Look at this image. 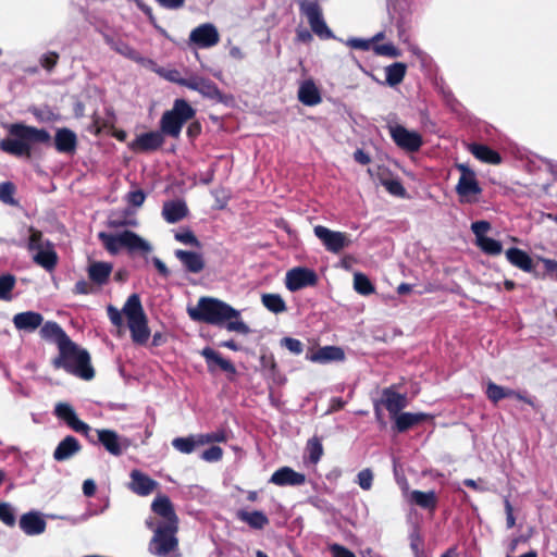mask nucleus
<instances>
[{
    "instance_id": "4468645a",
    "label": "nucleus",
    "mask_w": 557,
    "mask_h": 557,
    "mask_svg": "<svg viewBox=\"0 0 557 557\" xmlns=\"http://www.w3.org/2000/svg\"><path fill=\"white\" fill-rule=\"evenodd\" d=\"M187 88L196 90L203 97L222 102L224 100L222 92L219 90L216 85L205 77L190 75L188 77Z\"/></svg>"
},
{
    "instance_id": "423d86ee",
    "label": "nucleus",
    "mask_w": 557,
    "mask_h": 557,
    "mask_svg": "<svg viewBox=\"0 0 557 557\" xmlns=\"http://www.w3.org/2000/svg\"><path fill=\"white\" fill-rule=\"evenodd\" d=\"M195 110L184 99H176L173 109L163 113L161 129L164 134L178 137L184 123L193 119Z\"/></svg>"
},
{
    "instance_id": "37998d69",
    "label": "nucleus",
    "mask_w": 557,
    "mask_h": 557,
    "mask_svg": "<svg viewBox=\"0 0 557 557\" xmlns=\"http://www.w3.org/2000/svg\"><path fill=\"white\" fill-rule=\"evenodd\" d=\"M15 277L11 274L0 276V299L9 301L12 299V290L15 286Z\"/></svg>"
},
{
    "instance_id": "338daca9",
    "label": "nucleus",
    "mask_w": 557,
    "mask_h": 557,
    "mask_svg": "<svg viewBox=\"0 0 557 557\" xmlns=\"http://www.w3.org/2000/svg\"><path fill=\"white\" fill-rule=\"evenodd\" d=\"M123 314H124L123 310L120 311V310H117L116 308H114L112 306L108 307V315H109L111 322L114 325L121 326L123 324V319H122Z\"/></svg>"
},
{
    "instance_id": "f8f14e48",
    "label": "nucleus",
    "mask_w": 557,
    "mask_h": 557,
    "mask_svg": "<svg viewBox=\"0 0 557 557\" xmlns=\"http://www.w3.org/2000/svg\"><path fill=\"white\" fill-rule=\"evenodd\" d=\"M389 134L398 147L407 151H417L422 145V137L418 132L409 131L401 125H389Z\"/></svg>"
},
{
    "instance_id": "ea45409f",
    "label": "nucleus",
    "mask_w": 557,
    "mask_h": 557,
    "mask_svg": "<svg viewBox=\"0 0 557 557\" xmlns=\"http://www.w3.org/2000/svg\"><path fill=\"white\" fill-rule=\"evenodd\" d=\"M470 151L475 156V158L483 162L492 164H498L500 162L499 154L484 145L473 144L470 146Z\"/></svg>"
},
{
    "instance_id": "f257e3e1",
    "label": "nucleus",
    "mask_w": 557,
    "mask_h": 557,
    "mask_svg": "<svg viewBox=\"0 0 557 557\" xmlns=\"http://www.w3.org/2000/svg\"><path fill=\"white\" fill-rule=\"evenodd\" d=\"M187 311L194 321L216 325L226 323V329L231 332L250 333L249 326L240 319V312L219 299L201 297L197 306L189 307Z\"/></svg>"
},
{
    "instance_id": "4c0bfd02",
    "label": "nucleus",
    "mask_w": 557,
    "mask_h": 557,
    "mask_svg": "<svg viewBox=\"0 0 557 557\" xmlns=\"http://www.w3.org/2000/svg\"><path fill=\"white\" fill-rule=\"evenodd\" d=\"M173 447L182 454H191L196 448L202 446L200 435L176 437L172 441Z\"/></svg>"
},
{
    "instance_id": "0eeeda50",
    "label": "nucleus",
    "mask_w": 557,
    "mask_h": 557,
    "mask_svg": "<svg viewBox=\"0 0 557 557\" xmlns=\"http://www.w3.org/2000/svg\"><path fill=\"white\" fill-rule=\"evenodd\" d=\"M147 525L153 530V535L149 542V552L156 556H166L180 552L177 531L171 527H156L151 520H147Z\"/></svg>"
},
{
    "instance_id": "09e8293b",
    "label": "nucleus",
    "mask_w": 557,
    "mask_h": 557,
    "mask_svg": "<svg viewBox=\"0 0 557 557\" xmlns=\"http://www.w3.org/2000/svg\"><path fill=\"white\" fill-rule=\"evenodd\" d=\"M476 243L482 250L490 255H499L502 252V244L493 238H481V240Z\"/></svg>"
},
{
    "instance_id": "774afa93",
    "label": "nucleus",
    "mask_w": 557,
    "mask_h": 557,
    "mask_svg": "<svg viewBox=\"0 0 557 557\" xmlns=\"http://www.w3.org/2000/svg\"><path fill=\"white\" fill-rule=\"evenodd\" d=\"M330 550L333 557H356L354 553L338 544L331 545Z\"/></svg>"
},
{
    "instance_id": "393cba45",
    "label": "nucleus",
    "mask_w": 557,
    "mask_h": 557,
    "mask_svg": "<svg viewBox=\"0 0 557 557\" xmlns=\"http://www.w3.org/2000/svg\"><path fill=\"white\" fill-rule=\"evenodd\" d=\"M42 315L34 311L17 313L13 318V323L17 330L32 332L42 323Z\"/></svg>"
},
{
    "instance_id": "2eb2a0df",
    "label": "nucleus",
    "mask_w": 557,
    "mask_h": 557,
    "mask_svg": "<svg viewBox=\"0 0 557 557\" xmlns=\"http://www.w3.org/2000/svg\"><path fill=\"white\" fill-rule=\"evenodd\" d=\"M189 39L200 47L208 48L215 46L220 40V36L218 29L212 24H203L190 33Z\"/></svg>"
},
{
    "instance_id": "3c124183",
    "label": "nucleus",
    "mask_w": 557,
    "mask_h": 557,
    "mask_svg": "<svg viewBox=\"0 0 557 557\" xmlns=\"http://www.w3.org/2000/svg\"><path fill=\"white\" fill-rule=\"evenodd\" d=\"M46 243H49L48 240H44L42 233L34 227H29V242H28V249L29 250H36L38 248L46 247Z\"/></svg>"
},
{
    "instance_id": "c03bdc74",
    "label": "nucleus",
    "mask_w": 557,
    "mask_h": 557,
    "mask_svg": "<svg viewBox=\"0 0 557 557\" xmlns=\"http://www.w3.org/2000/svg\"><path fill=\"white\" fill-rule=\"evenodd\" d=\"M112 48L119 52L120 54L134 60L139 63H144L147 60L143 58L136 50H134L132 47H129L127 44L124 42H114L112 45Z\"/></svg>"
},
{
    "instance_id": "a878e982",
    "label": "nucleus",
    "mask_w": 557,
    "mask_h": 557,
    "mask_svg": "<svg viewBox=\"0 0 557 557\" xmlns=\"http://www.w3.org/2000/svg\"><path fill=\"white\" fill-rule=\"evenodd\" d=\"M201 354L206 358L210 371L220 369L230 374L235 373V367L213 349L205 348Z\"/></svg>"
},
{
    "instance_id": "4d7b16f0",
    "label": "nucleus",
    "mask_w": 557,
    "mask_h": 557,
    "mask_svg": "<svg viewBox=\"0 0 557 557\" xmlns=\"http://www.w3.org/2000/svg\"><path fill=\"white\" fill-rule=\"evenodd\" d=\"M491 228V225L486 221H476L472 223L471 230L476 236V242L481 240V238H485V233Z\"/></svg>"
},
{
    "instance_id": "9b49d317",
    "label": "nucleus",
    "mask_w": 557,
    "mask_h": 557,
    "mask_svg": "<svg viewBox=\"0 0 557 557\" xmlns=\"http://www.w3.org/2000/svg\"><path fill=\"white\" fill-rule=\"evenodd\" d=\"M300 11L308 18L310 27L314 34L320 37L331 36V30L323 20L322 10L317 1H302L300 3Z\"/></svg>"
},
{
    "instance_id": "2f4dec72",
    "label": "nucleus",
    "mask_w": 557,
    "mask_h": 557,
    "mask_svg": "<svg viewBox=\"0 0 557 557\" xmlns=\"http://www.w3.org/2000/svg\"><path fill=\"white\" fill-rule=\"evenodd\" d=\"M40 334L45 339L54 342L58 345V348L70 339L63 330L54 322H47L41 327Z\"/></svg>"
},
{
    "instance_id": "de8ad7c7",
    "label": "nucleus",
    "mask_w": 557,
    "mask_h": 557,
    "mask_svg": "<svg viewBox=\"0 0 557 557\" xmlns=\"http://www.w3.org/2000/svg\"><path fill=\"white\" fill-rule=\"evenodd\" d=\"M307 450L309 453V458L313 463H317L323 455L322 444L317 437H313L308 442Z\"/></svg>"
},
{
    "instance_id": "58836bf2",
    "label": "nucleus",
    "mask_w": 557,
    "mask_h": 557,
    "mask_svg": "<svg viewBox=\"0 0 557 557\" xmlns=\"http://www.w3.org/2000/svg\"><path fill=\"white\" fill-rule=\"evenodd\" d=\"M237 517L248 523L253 529H263L268 523L269 519L261 511H246L240 510L237 512Z\"/></svg>"
},
{
    "instance_id": "ddd939ff",
    "label": "nucleus",
    "mask_w": 557,
    "mask_h": 557,
    "mask_svg": "<svg viewBox=\"0 0 557 557\" xmlns=\"http://www.w3.org/2000/svg\"><path fill=\"white\" fill-rule=\"evenodd\" d=\"M318 281L314 271L307 268H295L286 274V287L292 290H298L306 286H313Z\"/></svg>"
},
{
    "instance_id": "f03ea898",
    "label": "nucleus",
    "mask_w": 557,
    "mask_h": 557,
    "mask_svg": "<svg viewBox=\"0 0 557 557\" xmlns=\"http://www.w3.org/2000/svg\"><path fill=\"white\" fill-rule=\"evenodd\" d=\"M8 132L9 137L0 141V149L16 157H30L34 145L50 141V135L46 129L27 126L23 123L10 124Z\"/></svg>"
},
{
    "instance_id": "0e129e2a",
    "label": "nucleus",
    "mask_w": 557,
    "mask_h": 557,
    "mask_svg": "<svg viewBox=\"0 0 557 557\" xmlns=\"http://www.w3.org/2000/svg\"><path fill=\"white\" fill-rule=\"evenodd\" d=\"M347 45L354 49H360V50H369L373 47V46H371L370 39H360V38H351L347 41Z\"/></svg>"
},
{
    "instance_id": "20e7f679",
    "label": "nucleus",
    "mask_w": 557,
    "mask_h": 557,
    "mask_svg": "<svg viewBox=\"0 0 557 557\" xmlns=\"http://www.w3.org/2000/svg\"><path fill=\"white\" fill-rule=\"evenodd\" d=\"M98 237L111 255L119 253L123 248L127 249L129 252L143 253L150 252L152 249L147 240L131 231L116 234L101 232Z\"/></svg>"
},
{
    "instance_id": "b1692460",
    "label": "nucleus",
    "mask_w": 557,
    "mask_h": 557,
    "mask_svg": "<svg viewBox=\"0 0 557 557\" xmlns=\"http://www.w3.org/2000/svg\"><path fill=\"white\" fill-rule=\"evenodd\" d=\"M307 358L312 362L326 363L331 361H341L344 360L345 354L344 350L336 346H325L318 349Z\"/></svg>"
},
{
    "instance_id": "39448f33",
    "label": "nucleus",
    "mask_w": 557,
    "mask_h": 557,
    "mask_svg": "<svg viewBox=\"0 0 557 557\" xmlns=\"http://www.w3.org/2000/svg\"><path fill=\"white\" fill-rule=\"evenodd\" d=\"M123 313L127 319L133 341L136 344H145L150 336V331L138 295L133 294L128 297L123 307Z\"/></svg>"
},
{
    "instance_id": "603ef678",
    "label": "nucleus",
    "mask_w": 557,
    "mask_h": 557,
    "mask_svg": "<svg viewBox=\"0 0 557 557\" xmlns=\"http://www.w3.org/2000/svg\"><path fill=\"white\" fill-rule=\"evenodd\" d=\"M372 49L379 55H386L392 58H397L400 55V51L391 42L383 45H374Z\"/></svg>"
},
{
    "instance_id": "4be33fe9",
    "label": "nucleus",
    "mask_w": 557,
    "mask_h": 557,
    "mask_svg": "<svg viewBox=\"0 0 557 557\" xmlns=\"http://www.w3.org/2000/svg\"><path fill=\"white\" fill-rule=\"evenodd\" d=\"M131 490L138 495H148L157 486V482L150 479L138 470H133L131 473Z\"/></svg>"
},
{
    "instance_id": "f704fd0d",
    "label": "nucleus",
    "mask_w": 557,
    "mask_h": 557,
    "mask_svg": "<svg viewBox=\"0 0 557 557\" xmlns=\"http://www.w3.org/2000/svg\"><path fill=\"white\" fill-rule=\"evenodd\" d=\"M55 147L61 152H73L76 147V135L67 129H59L55 134Z\"/></svg>"
},
{
    "instance_id": "13d9d810",
    "label": "nucleus",
    "mask_w": 557,
    "mask_h": 557,
    "mask_svg": "<svg viewBox=\"0 0 557 557\" xmlns=\"http://www.w3.org/2000/svg\"><path fill=\"white\" fill-rule=\"evenodd\" d=\"M199 435H200L202 446L210 444V443H214V442H225L226 441V435L223 431L212 432V433H208V434H199Z\"/></svg>"
},
{
    "instance_id": "864d4df0",
    "label": "nucleus",
    "mask_w": 557,
    "mask_h": 557,
    "mask_svg": "<svg viewBox=\"0 0 557 557\" xmlns=\"http://www.w3.org/2000/svg\"><path fill=\"white\" fill-rule=\"evenodd\" d=\"M15 187L12 183L5 182L0 184V200L8 205H14L13 199Z\"/></svg>"
},
{
    "instance_id": "49530a36",
    "label": "nucleus",
    "mask_w": 557,
    "mask_h": 557,
    "mask_svg": "<svg viewBox=\"0 0 557 557\" xmlns=\"http://www.w3.org/2000/svg\"><path fill=\"white\" fill-rule=\"evenodd\" d=\"M156 72L169 82L176 83V84H178L181 86H185V87L187 86L188 77L187 78L182 77L181 73L175 69H171V70L157 69Z\"/></svg>"
},
{
    "instance_id": "6ab92c4d",
    "label": "nucleus",
    "mask_w": 557,
    "mask_h": 557,
    "mask_svg": "<svg viewBox=\"0 0 557 557\" xmlns=\"http://www.w3.org/2000/svg\"><path fill=\"white\" fill-rule=\"evenodd\" d=\"M175 257L182 262L185 270L190 273H199L206 267L205 259L199 252L178 249L175 251Z\"/></svg>"
},
{
    "instance_id": "6e6d98bb",
    "label": "nucleus",
    "mask_w": 557,
    "mask_h": 557,
    "mask_svg": "<svg viewBox=\"0 0 557 557\" xmlns=\"http://www.w3.org/2000/svg\"><path fill=\"white\" fill-rule=\"evenodd\" d=\"M357 479L359 486L364 491H369L372 486L373 472L370 469H363L358 473Z\"/></svg>"
},
{
    "instance_id": "1a4fd4ad",
    "label": "nucleus",
    "mask_w": 557,
    "mask_h": 557,
    "mask_svg": "<svg viewBox=\"0 0 557 557\" xmlns=\"http://www.w3.org/2000/svg\"><path fill=\"white\" fill-rule=\"evenodd\" d=\"M457 169L461 175L456 186V191L460 196L461 201L471 202L475 196L481 194V187L475 177V173L466 164H457Z\"/></svg>"
},
{
    "instance_id": "680f3d73",
    "label": "nucleus",
    "mask_w": 557,
    "mask_h": 557,
    "mask_svg": "<svg viewBox=\"0 0 557 557\" xmlns=\"http://www.w3.org/2000/svg\"><path fill=\"white\" fill-rule=\"evenodd\" d=\"M146 199V195L141 189H135L127 194V201L128 203L140 207Z\"/></svg>"
},
{
    "instance_id": "a211bd4d",
    "label": "nucleus",
    "mask_w": 557,
    "mask_h": 557,
    "mask_svg": "<svg viewBox=\"0 0 557 557\" xmlns=\"http://www.w3.org/2000/svg\"><path fill=\"white\" fill-rule=\"evenodd\" d=\"M305 481H306L305 474L296 472L289 467H283V468L278 469L277 471H275L272 474V476L270 479L271 483L278 485V486L301 485Z\"/></svg>"
},
{
    "instance_id": "7c9ffc66",
    "label": "nucleus",
    "mask_w": 557,
    "mask_h": 557,
    "mask_svg": "<svg viewBox=\"0 0 557 557\" xmlns=\"http://www.w3.org/2000/svg\"><path fill=\"white\" fill-rule=\"evenodd\" d=\"M298 99L306 106H315L321 102L320 92L312 81H306L300 85Z\"/></svg>"
},
{
    "instance_id": "6e6552de",
    "label": "nucleus",
    "mask_w": 557,
    "mask_h": 557,
    "mask_svg": "<svg viewBox=\"0 0 557 557\" xmlns=\"http://www.w3.org/2000/svg\"><path fill=\"white\" fill-rule=\"evenodd\" d=\"M313 233L321 240L325 249L332 253H339L352 243L348 234L333 231L322 225L314 226Z\"/></svg>"
},
{
    "instance_id": "dca6fc26",
    "label": "nucleus",
    "mask_w": 557,
    "mask_h": 557,
    "mask_svg": "<svg viewBox=\"0 0 557 557\" xmlns=\"http://www.w3.org/2000/svg\"><path fill=\"white\" fill-rule=\"evenodd\" d=\"M55 414L63 419L74 431L86 434L90 428L81 421L74 409L66 403H59L54 409Z\"/></svg>"
},
{
    "instance_id": "8fccbe9b",
    "label": "nucleus",
    "mask_w": 557,
    "mask_h": 557,
    "mask_svg": "<svg viewBox=\"0 0 557 557\" xmlns=\"http://www.w3.org/2000/svg\"><path fill=\"white\" fill-rule=\"evenodd\" d=\"M175 239L182 244L193 247H200L201 244L190 230H183L175 233Z\"/></svg>"
},
{
    "instance_id": "5701e85b",
    "label": "nucleus",
    "mask_w": 557,
    "mask_h": 557,
    "mask_svg": "<svg viewBox=\"0 0 557 557\" xmlns=\"http://www.w3.org/2000/svg\"><path fill=\"white\" fill-rule=\"evenodd\" d=\"M405 497L410 504L417 505L424 509H433L436 506V495L434 491H405Z\"/></svg>"
},
{
    "instance_id": "69168bd1",
    "label": "nucleus",
    "mask_w": 557,
    "mask_h": 557,
    "mask_svg": "<svg viewBox=\"0 0 557 557\" xmlns=\"http://www.w3.org/2000/svg\"><path fill=\"white\" fill-rule=\"evenodd\" d=\"M410 546H411L412 550L414 552L416 556H419L421 553V547H422V537L417 530H414L410 534Z\"/></svg>"
},
{
    "instance_id": "c85d7f7f",
    "label": "nucleus",
    "mask_w": 557,
    "mask_h": 557,
    "mask_svg": "<svg viewBox=\"0 0 557 557\" xmlns=\"http://www.w3.org/2000/svg\"><path fill=\"white\" fill-rule=\"evenodd\" d=\"M35 251L36 253L33 259L37 264L48 271H51L55 267L58 256L51 243H46V247H42L41 249L38 248Z\"/></svg>"
},
{
    "instance_id": "f3484780",
    "label": "nucleus",
    "mask_w": 557,
    "mask_h": 557,
    "mask_svg": "<svg viewBox=\"0 0 557 557\" xmlns=\"http://www.w3.org/2000/svg\"><path fill=\"white\" fill-rule=\"evenodd\" d=\"M98 440L106 449L114 456L121 455L123 450L128 447L127 441L122 440L114 431L111 430H99Z\"/></svg>"
},
{
    "instance_id": "7ed1b4c3",
    "label": "nucleus",
    "mask_w": 557,
    "mask_h": 557,
    "mask_svg": "<svg viewBox=\"0 0 557 557\" xmlns=\"http://www.w3.org/2000/svg\"><path fill=\"white\" fill-rule=\"evenodd\" d=\"M53 366L63 368L84 380H90L95 375L89 354L71 339L59 348V356L53 360Z\"/></svg>"
},
{
    "instance_id": "473e14b6",
    "label": "nucleus",
    "mask_w": 557,
    "mask_h": 557,
    "mask_svg": "<svg viewBox=\"0 0 557 557\" xmlns=\"http://www.w3.org/2000/svg\"><path fill=\"white\" fill-rule=\"evenodd\" d=\"M162 214L170 223L181 221L187 214V207L182 201H171L163 206Z\"/></svg>"
},
{
    "instance_id": "412c9836",
    "label": "nucleus",
    "mask_w": 557,
    "mask_h": 557,
    "mask_svg": "<svg viewBox=\"0 0 557 557\" xmlns=\"http://www.w3.org/2000/svg\"><path fill=\"white\" fill-rule=\"evenodd\" d=\"M163 136L158 132H150L138 136L129 147L135 151L156 150L163 144Z\"/></svg>"
},
{
    "instance_id": "cd10ccee",
    "label": "nucleus",
    "mask_w": 557,
    "mask_h": 557,
    "mask_svg": "<svg viewBox=\"0 0 557 557\" xmlns=\"http://www.w3.org/2000/svg\"><path fill=\"white\" fill-rule=\"evenodd\" d=\"M383 404L394 418L407 406V397L394 392L392 388H385L383 391Z\"/></svg>"
},
{
    "instance_id": "bf43d9fd",
    "label": "nucleus",
    "mask_w": 557,
    "mask_h": 557,
    "mask_svg": "<svg viewBox=\"0 0 557 557\" xmlns=\"http://www.w3.org/2000/svg\"><path fill=\"white\" fill-rule=\"evenodd\" d=\"M383 185L385 188L395 196H404L405 195V188L400 184L399 181L396 180H387L383 182Z\"/></svg>"
},
{
    "instance_id": "c9c22d12",
    "label": "nucleus",
    "mask_w": 557,
    "mask_h": 557,
    "mask_svg": "<svg viewBox=\"0 0 557 557\" xmlns=\"http://www.w3.org/2000/svg\"><path fill=\"white\" fill-rule=\"evenodd\" d=\"M428 418L424 413L404 412L394 417L396 429L404 432Z\"/></svg>"
},
{
    "instance_id": "5fc2aeb1",
    "label": "nucleus",
    "mask_w": 557,
    "mask_h": 557,
    "mask_svg": "<svg viewBox=\"0 0 557 557\" xmlns=\"http://www.w3.org/2000/svg\"><path fill=\"white\" fill-rule=\"evenodd\" d=\"M0 520L8 525L15 523L14 510L10 504L0 503Z\"/></svg>"
},
{
    "instance_id": "9d476101",
    "label": "nucleus",
    "mask_w": 557,
    "mask_h": 557,
    "mask_svg": "<svg viewBox=\"0 0 557 557\" xmlns=\"http://www.w3.org/2000/svg\"><path fill=\"white\" fill-rule=\"evenodd\" d=\"M151 510L161 519L157 527H171L173 531H178V518L168 496L158 495L151 504Z\"/></svg>"
},
{
    "instance_id": "bb28decb",
    "label": "nucleus",
    "mask_w": 557,
    "mask_h": 557,
    "mask_svg": "<svg viewBox=\"0 0 557 557\" xmlns=\"http://www.w3.org/2000/svg\"><path fill=\"white\" fill-rule=\"evenodd\" d=\"M20 527L26 534L36 535L45 531L46 522L38 513L29 512L21 517Z\"/></svg>"
},
{
    "instance_id": "79ce46f5",
    "label": "nucleus",
    "mask_w": 557,
    "mask_h": 557,
    "mask_svg": "<svg viewBox=\"0 0 557 557\" xmlns=\"http://www.w3.org/2000/svg\"><path fill=\"white\" fill-rule=\"evenodd\" d=\"M386 82L391 86L398 85L405 76L406 65L404 63H394L386 67Z\"/></svg>"
},
{
    "instance_id": "aec40b11",
    "label": "nucleus",
    "mask_w": 557,
    "mask_h": 557,
    "mask_svg": "<svg viewBox=\"0 0 557 557\" xmlns=\"http://www.w3.org/2000/svg\"><path fill=\"white\" fill-rule=\"evenodd\" d=\"M486 396L493 403H497L500 399L506 398V397H515L519 400H522V401L529 404L530 406L534 405L530 398L524 397L520 393H518L513 389H510V388H505V387L499 386L493 382L487 383Z\"/></svg>"
},
{
    "instance_id": "c756f323",
    "label": "nucleus",
    "mask_w": 557,
    "mask_h": 557,
    "mask_svg": "<svg viewBox=\"0 0 557 557\" xmlns=\"http://www.w3.org/2000/svg\"><path fill=\"white\" fill-rule=\"evenodd\" d=\"M81 449V445L73 436H66L57 446L53 458L58 461H63L75 455Z\"/></svg>"
},
{
    "instance_id": "052dcab7",
    "label": "nucleus",
    "mask_w": 557,
    "mask_h": 557,
    "mask_svg": "<svg viewBox=\"0 0 557 557\" xmlns=\"http://www.w3.org/2000/svg\"><path fill=\"white\" fill-rule=\"evenodd\" d=\"M222 448H220L219 446H212L209 449L205 450L201 457L206 461H218L222 458Z\"/></svg>"
},
{
    "instance_id": "a18cd8bd",
    "label": "nucleus",
    "mask_w": 557,
    "mask_h": 557,
    "mask_svg": "<svg viewBox=\"0 0 557 557\" xmlns=\"http://www.w3.org/2000/svg\"><path fill=\"white\" fill-rule=\"evenodd\" d=\"M354 287L358 293L362 295H369L374 292L373 285L371 284L369 278L362 273H355Z\"/></svg>"
},
{
    "instance_id": "72a5a7b5",
    "label": "nucleus",
    "mask_w": 557,
    "mask_h": 557,
    "mask_svg": "<svg viewBox=\"0 0 557 557\" xmlns=\"http://www.w3.org/2000/svg\"><path fill=\"white\" fill-rule=\"evenodd\" d=\"M506 257L509 262L523 271H531L533 261L530 256L521 249L510 248L506 251Z\"/></svg>"
},
{
    "instance_id": "a19ab883",
    "label": "nucleus",
    "mask_w": 557,
    "mask_h": 557,
    "mask_svg": "<svg viewBox=\"0 0 557 557\" xmlns=\"http://www.w3.org/2000/svg\"><path fill=\"white\" fill-rule=\"evenodd\" d=\"M261 300L263 306L274 313H281L286 310L285 301L277 294H263Z\"/></svg>"
},
{
    "instance_id": "e2e57ef3",
    "label": "nucleus",
    "mask_w": 557,
    "mask_h": 557,
    "mask_svg": "<svg viewBox=\"0 0 557 557\" xmlns=\"http://www.w3.org/2000/svg\"><path fill=\"white\" fill-rule=\"evenodd\" d=\"M282 344L293 354L299 355L302 351V344L298 339L285 337L282 339Z\"/></svg>"
},
{
    "instance_id": "e433bc0d",
    "label": "nucleus",
    "mask_w": 557,
    "mask_h": 557,
    "mask_svg": "<svg viewBox=\"0 0 557 557\" xmlns=\"http://www.w3.org/2000/svg\"><path fill=\"white\" fill-rule=\"evenodd\" d=\"M112 272V265L108 262H92L88 267V275L97 284L107 282Z\"/></svg>"
}]
</instances>
